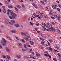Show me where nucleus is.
I'll return each instance as SVG.
<instances>
[{"label":"nucleus","instance_id":"5","mask_svg":"<svg viewBox=\"0 0 61 61\" xmlns=\"http://www.w3.org/2000/svg\"><path fill=\"white\" fill-rule=\"evenodd\" d=\"M51 29L52 31H54V32L56 31V29L54 27H52Z\"/></svg>","mask_w":61,"mask_h":61},{"label":"nucleus","instance_id":"3","mask_svg":"<svg viewBox=\"0 0 61 61\" xmlns=\"http://www.w3.org/2000/svg\"><path fill=\"white\" fill-rule=\"evenodd\" d=\"M5 22L8 25H9V24H10V25H12V24L11 23L9 22V20H6Z\"/></svg>","mask_w":61,"mask_h":61},{"label":"nucleus","instance_id":"26","mask_svg":"<svg viewBox=\"0 0 61 61\" xmlns=\"http://www.w3.org/2000/svg\"><path fill=\"white\" fill-rule=\"evenodd\" d=\"M14 9L17 11V12L18 11V9L16 8V7H14Z\"/></svg>","mask_w":61,"mask_h":61},{"label":"nucleus","instance_id":"38","mask_svg":"<svg viewBox=\"0 0 61 61\" xmlns=\"http://www.w3.org/2000/svg\"><path fill=\"white\" fill-rule=\"evenodd\" d=\"M49 49H50V50L52 51L53 50V49L52 48H51L50 47H49Z\"/></svg>","mask_w":61,"mask_h":61},{"label":"nucleus","instance_id":"43","mask_svg":"<svg viewBox=\"0 0 61 61\" xmlns=\"http://www.w3.org/2000/svg\"><path fill=\"white\" fill-rule=\"evenodd\" d=\"M48 56L49 58H51V55L48 54Z\"/></svg>","mask_w":61,"mask_h":61},{"label":"nucleus","instance_id":"14","mask_svg":"<svg viewBox=\"0 0 61 61\" xmlns=\"http://www.w3.org/2000/svg\"><path fill=\"white\" fill-rule=\"evenodd\" d=\"M45 41H42L41 42V44H42V45H44V44H45Z\"/></svg>","mask_w":61,"mask_h":61},{"label":"nucleus","instance_id":"55","mask_svg":"<svg viewBox=\"0 0 61 61\" xmlns=\"http://www.w3.org/2000/svg\"><path fill=\"white\" fill-rule=\"evenodd\" d=\"M44 55L45 56H48V55H47L46 54H45Z\"/></svg>","mask_w":61,"mask_h":61},{"label":"nucleus","instance_id":"36","mask_svg":"<svg viewBox=\"0 0 61 61\" xmlns=\"http://www.w3.org/2000/svg\"><path fill=\"white\" fill-rule=\"evenodd\" d=\"M51 24L53 25H55L56 23H55L53 22H51Z\"/></svg>","mask_w":61,"mask_h":61},{"label":"nucleus","instance_id":"45","mask_svg":"<svg viewBox=\"0 0 61 61\" xmlns=\"http://www.w3.org/2000/svg\"><path fill=\"white\" fill-rule=\"evenodd\" d=\"M49 42H52V41H53L51 39L49 41Z\"/></svg>","mask_w":61,"mask_h":61},{"label":"nucleus","instance_id":"56","mask_svg":"<svg viewBox=\"0 0 61 61\" xmlns=\"http://www.w3.org/2000/svg\"><path fill=\"white\" fill-rule=\"evenodd\" d=\"M22 7H23V8H25V6L23 4L22 5Z\"/></svg>","mask_w":61,"mask_h":61},{"label":"nucleus","instance_id":"7","mask_svg":"<svg viewBox=\"0 0 61 61\" xmlns=\"http://www.w3.org/2000/svg\"><path fill=\"white\" fill-rule=\"evenodd\" d=\"M55 47L57 50H58V49H59V47H58L57 45H55Z\"/></svg>","mask_w":61,"mask_h":61},{"label":"nucleus","instance_id":"2","mask_svg":"<svg viewBox=\"0 0 61 61\" xmlns=\"http://www.w3.org/2000/svg\"><path fill=\"white\" fill-rule=\"evenodd\" d=\"M46 27L48 28L49 29H51L52 27V25L50 24H47L46 25Z\"/></svg>","mask_w":61,"mask_h":61},{"label":"nucleus","instance_id":"59","mask_svg":"<svg viewBox=\"0 0 61 61\" xmlns=\"http://www.w3.org/2000/svg\"><path fill=\"white\" fill-rule=\"evenodd\" d=\"M54 17H55V18H57V17L56 16V15H55Z\"/></svg>","mask_w":61,"mask_h":61},{"label":"nucleus","instance_id":"48","mask_svg":"<svg viewBox=\"0 0 61 61\" xmlns=\"http://www.w3.org/2000/svg\"><path fill=\"white\" fill-rule=\"evenodd\" d=\"M51 18H52V19H55V18H54L52 16H51Z\"/></svg>","mask_w":61,"mask_h":61},{"label":"nucleus","instance_id":"15","mask_svg":"<svg viewBox=\"0 0 61 61\" xmlns=\"http://www.w3.org/2000/svg\"><path fill=\"white\" fill-rule=\"evenodd\" d=\"M16 57H18V58H21V56L19 55H17L16 56Z\"/></svg>","mask_w":61,"mask_h":61},{"label":"nucleus","instance_id":"50","mask_svg":"<svg viewBox=\"0 0 61 61\" xmlns=\"http://www.w3.org/2000/svg\"><path fill=\"white\" fill-rule=\"evenodd\" d=\"M16 39H17V40H19V39L18 37H16Z\"/></svg>","mask_w":61,"mask_h":61},{"label":"nucleus","instance_id":"64","mask_svg":"<svg viewBox=\"0 0 61 61\" xmlns=\"http://www.w3.org/2000/svg\"><path fill=\"white\" fill-rule=\"evenodd\" d=\"M37 33H39L40 32V31L38 30L37 31Z\"/></svg>","mask_w":61,"mask_h":61},{"label":"nucleus","instance_id":"23","mask_svg":"<svg viewBox=\"0 0 61 61\" xmlns=\"http://www.w3.org/2000/svg\"><path fill=\"white\" fill-rule=\"evenodd\" d=\"M52 8H53V9H56V7H55V6H52Z\"/></svg>","mask_w":61,"mask_h":61},{"label":"nucleus","instance_id":"63","mask_svg":"<svg viewBox=\"0 0 61 61\" xmlns=\"http://www.w3.org/2000/svg\"><path fill=\"white\" fill-rule=\"evenodd\" d=\"M9 12H8V13H7V15H9Z\"/></svg>","mask_w":61,"mask_h":61},{"label":"nucleus","instance_id":"9","mask_svg":"<svg viewBox=\"0 0 61 61\" xmlns=\"http://www.w3.org/2000/svg\"><path fill=\"white\" fill-rule=\"evenodd\" d=\"M2 39L3 41L4 42V43H6V40H5V39L4 38H2Z\"/></svg>","mask_w":61,"mask_h":61},{"label":"nucleus","instance_id":"34","mask_svg":"<svg viewBox=\"0 0 61 61\" xmlns=\"http://www.w3.org/2000/svg\"><path fill=\"white\" fill-rule=\"evenodd\" d=\"M57 55L59 57H60V56H61V55H60V53H58L57 54Z\"/></svg>","mask_w":61,"mask_h":61},{"label":"nucleus","instance_id":"58","mask_svg":"<svg viewBox=\"0 0 61 61\" xmlns=\"http://www.w3.org/2000/svg\"><path fill=\"white\" fill-rule=\"evenodd\" d=\"M27 46L28 47H31V46L30 45H28Z\"/></svg>","mask_w":61,"mask_h":61},{"label":"nucleus","instance_id":"29","mask_svg":"<svg viewBox=\"0 0 61 61\" xmlns=\"http://www.w3.org/2000/svg\"><path fill=\"white\" fill-rule=\"evenodd\" d=\"M9 17L10 19H13L12 17L11 16H9Z\"/></svg>","mask_w":61,"mask_h":61},{"label":"nucleus","instance_id":"33","mask_svg":"<svg viewBox=\"0 0 61 61\" xmlns=\"http://www.w3.org/2000/svg\"><path fill=\"white\" fill-rule=\"evenodd\" d=\"M21 41L23 43H25V41H24V39H22Z\"/></svg>","mask_w":61,"mask_h":61},{"label":"nucleus","instance_id":"44","mask_svg":"<svg viewBox=\"0 0 61 61\" xmlns=\"http://www.w3.org/2000/svg\"><path fill=\"white\" fill-rule=\"evenodd\" d=\"M22 51H23V52H25V50L23 49H22Z\"/></svg>","mask_w":61,"mask_h":61},{"label":"nucleus","instance_id":"12","mask_svg":"<svg viewBox=\"0 0 61 61\" xmlns=\"http://www.w3.org/2000/svg\"><path fill=\"white\" fill-rule=\"evenodd\" d=\"M6 36L7 38H8V39H9V40H11V39L10 38V37H9V36Z\"/></svg>","mask_w":61,"mask_h":61},{"label":"nucleus","instance_id":"41","mask_svg":"<svg viewBox=\"0 0 61 61\" xmlns=\"http://www.w3.org/2000/svg\"><path fill=\"white\" fill-rule=\"evenodd\" d=\"M34 6V7H35V8H36L37 6L35 4H33Z\"/></svg>","mask_w":61,"mask_h":61},{"label":"nucleus","instance_id":"46","mask_svg":"<svg viewBox=\"0 0 61 61\" xmlns=\"http://www.w3.org/2000/svg\"><path fill=\"white\" fill-rule=\"evenodd\" d=\"M49 37V36L48 35H47L46 36V37L47 38L48 37Z\"/></svg>","mask_w":61,"mask_h":61},{"label":"nucleus","instance_id":"62","mask_svg":"<svg viewBox=\"0 0 61 61\" xmlns=\"http://www.w3.org/2000/svg\"><path fill=\"white\" fill-rule=\"evenodd\" d=\"M24 47H25V48L26 47V45H25H25H24Z\"/></svg>","mask_w":61,"mask_h":61},{"label":"nucleus","instance_id":"28","mask_svg":"<svg viewBox=\"0 0 61 61\" xmlns=\"http://www.w3.org/2000/svg\"><path fill=\"white\" fill-rule=\"evenodd\" d=\"M8 7H9V8H13V6L12 5H10V6H8Z\"/></svg>","mask_w":61,"mask_h":61},{"label":"nucleus","instance_id":"42","mask_svg":"<svg viewBox=\"0 0 61 61\" xmlns=\"http://www.w3.org/2000/svg\"><path fill=\"white\" fill-rule=\"evenodd\" d=\"M2 7L3 9V10L5 9V6H2Z\"/></svg>","mask_w":61,"mask_h":61},{"label":"nucleus","instance_id":"25","mask_svg":"<svg viewBox=\"0 0 61 61\" xmlns=\"http://www.w3.org/2000/svg\"><path fill=\"white\" fill-rule=\"evenodd\" d=\"M41 3L43 5H45V3H44L43 1H41Z\"/></svg>","mask_w":61,"mask_h":61},{"label":"nucleus","instance_id":"19","mask_svg":"<svg viewBox=\"0 0 61 61\" xmlns=\"http://www.w3.org/2000/svg\"><path fill=\"white\" fill-rule=\"evenodd\" d=\"M37 17L38 18H39V19H41V16H39V15H37Z\"/></svg>","mask_w":61,"mask_h":61},{"label":"nucleus","instance_id":"30","mask_svg":"<svg viewBox=\"0 0 61 61\" xmlns=\"http://www.w3.org/2000/svg\"><path fill=\"white\" fill-rule=\"evenodd\" d=\"M56 9L58 11H59V12H60V9L58 8H57Z\"/></svg>","mask_w":61,"mask_h":61},{"label":"nucleus","instance_id":"17","mask_svg":"<svg viewBox=\"0 0 61 61\" xmlns=\"http://www.w3.org/2000/svg\"><path fill=\"white\" fill-rule=\"evenodd\" d=\"M6 56L8 59H10V57L9 55H7Z\"/></svg>","mask_w":61,"mask_h":61},{"label":"nucleus","instance_id":"35","mask_svg":"<svg viewBox=\"0 0 61 61\" xmlns=\"http://www.w3.org/2000/svg\"><path fill=\"white\" fill-rule=\"evenodd\" d=\"M6 43H2V45L3 46H5V45H6L5 44Z\"/></svg>","mask_w":61,"mask_h":61},{"label":"nucleus","instance_id":"40","mask_svg":"<svg viewBox=\"0 0 61 61\" xmlns=\"http://www.w3.org/2000/svg\"><path fill=\"white\" fill-rule=\"evenodd\" d=\"M42 25H45V26H46V24L44 23H42Z\"/></svg>","mask_w":61,"mask_h":61},{"label":"nucleus","instance_id":"6","mask_svg":"<svg viewBox=\"0 0 61 61\" xmlns=\"http://www.w3.org/2000/svg\"><path fill=\"white\" fill-rule=\"evenodd\" d=\"M46 27L44 26H43L42 27V29L43 31H45V30H46Z\"/></svg>","mask_w":61,"mask_h":61},{"label":"nucleus","instance_id":"22","mask_svg":"<svg viewBox=\"0 0 61 61\" xmlns=\"http://www.w3.org/2000/svg\"><path fill=\"white\" fill-rule=\"evenodd\" d=\"M2 12H3V13H6V11H5V9L2 10Z\"/></svg>","mask_w":61,"mask_h":61},{"label":"nucleus","instance_id":"52","mask_svg":"<svg viewBox=\"0 0 61 61\" xmlns=\"http://www.w3.org/2000/svg\"><path fill=\"white\" fill-rule=\"evenodd\" d=\"M36 25H37V26H38V25H39V23H37L36 24Z\"/></svg>","mask_w":61,"mask_h":61},{"label":"nucleus","instance_id":"57","mask_svg":"<svg viewBox=\"0 0 61 61\" xmlns=\"http://www.w3.org/2000/svg\"><path fill=\"white\" fill-rule=\"evenodd\" d=\"M31 25H34V24H33V23L32 22H31Z\"/></svg>","mask_w":61,"mask_h":61},{"label":"nucleus","instance_id":"11","mask_svg":"<svg viewBox=\"0 0 61 61\" xmlns=\"http://www.w3.org/2000/svg\"><path fill=\"white\" fill-rule=\"evenodd\" d=\"M10 32L13 33H16V31L15 30H12L10 31Z\"/></svg>","mask_w":61,"mask_h":61},{"label":"nucleus","instance_id":"8","mask_svg":"<svg viewBox=\"0 0 61 61\" xmlns=\"http://www.w3.org/2000/svg\"><path fill=\"white\" fill-rule=\"evenodd\" d=\"M14 26L16 27H18V26H19V25L18 24H15L14 25Z\"/></svg>","mask_w":61,"mask_h":61},{"label":"nucleus","instance_id":"47","mask_svg":"<svg viewBox=\"0 0 61 61\" xmlns=\"http://www.w3.org/2000/svg\"><path fill=\"white\" fill-rule=\"evenodd\" d=\"M8 12H11V11H12L11 10H10L9 9L8 10Z\"/></svg>","mask_w":61,"mask_h":61},{"label":"nucleus","instance_id":"32","mask_svg":"<svg viewBox=\"0 0 61 61\" xmlns=\"http://www.w3.org/2000/svg\"><path fill=\"white\" fill-rule=\"evenodd\" d=\"M6 50L7 51V52H9V50L8 49L7 47H6Z\"/></svg>","mask_w":61,"mask_h":61},{"label":"nucleus","instance_id":"37","mask_svg":"<svg viewBox=\"0 0 61 61\" xmlns=\"http://www.w3.org/2000/svg\"><path fill=\"white\" fill-rule=\"evenodd\" d=\"M40 7V8L42 9H44V7L42 6H41Z\"/></svg>","mask_w":61,"mask_h":61},{"label":"nucleus","instance_id":"21","mask_svg":"<svg viewBox=\"0 0 61 61\" xmlns=\"http://www.w3.org/2000/svg\"><path fill=\"white\" fill-rule=\"evenodd\" d=\"M61 18V17L60 16H58V19L59 21H60V18Z\"/></svg>","mask_w":61,"mask_h":61},{"label":"nucleus","instance_id":"10","mask_svg":"<svg viewBox=\"0 0 61 61\" xmlns=\"http://www.w3.org/2000/svg\"><path fill=\"white\" fill-rule=\"evenodd\" d=\"M11 22L12 24H14L15 23V21L14 20H11Z\"/></svg>","mask_w":61,"mask_h":61},{"label":"nucleus","instance_id":"16","mask_svg":"<svg viewBox=\"0 0 61 61\" xmlns=\"http://www.w3.org/2000/svg\"><path fill=\"white\" fill-rule=\"evenodd\" d=\"M16 6L17 7H18V8H21V6H20V5H16Z\"/></svg>","mask_w":61,"mask_h":61},{"label":"nucleus","instance_id":"1","mask_svg":"<svg viewBox=\"0 0 61 61\" xmlns=\"http://www.w3.org/2000/svg\"><path fill=\"white\" fill-rule=\"evenodd\" d=\"M10 15L12 16V17L14 19L15 18V17L16 16V15L13 12H10Z\"/></svg>","mask_w":61,"mask_h":61},{"label":"nucleus","instance_id":"61","mask_svg":"<svg viewBox=\"0 0 61 61\" xmlns=\"http://www.w3.org/2000/svg\"><path fill=\"white\" fill-rule=\"evenodd\" d=\"M47 42H48V44L49 46H50V44H50V43H49V42H48V41H47Z\"/></svg>","mask_w":61,"mask_h":61},{"label":"nucleus","instance_id":"51","mask_svg":"<svg viewBox=\"0 0 61 61\" xmlns=\"http://www.w3.org/2000/svg\"><path fill=\"white\" fill-rule=\"evenodd\" d=\"M53 60H54V61H57V60L55 58H54L53 59Z\"/></svg>","mask_w":61,"mask_h":61},{"label":"nucleus","instance_id":"27","mask_svg":"<svg viewBox=\"0 0 61 61\" xmlns=\"http://www.w3.org/2000/svg\"><path fill=\"white\" fill-rule=\"evenodd\" d=\"M31 44L32 45H33L34 44V42L32 41H31Z\"/></svg>","mask_w":61,"mask_h":61},{"label":"nucleus","instance_id":"54","mask_svg":"<svg viewBox=\"0 0 61 61\" xmlns=\"http://www.w3.org/2000/svg\"><path fill=\"white\" fill-rule=\"evenodd\" d=\"M31 58H32V59H35V58L34 57L31 56Z\"/></svg>","mask_w":61,"mask_h":61},{"label":"nucleus","instance_id":"18","mask_svg":"<svg viewBox=\"0 0 61 61\" xmlns=\"http://www.w3.org/2000/svg\"><path fill=\"white\" fill-rule=\"evenodd\" d=\"M40 15L41 16V17H42L43 16V13H41L40 14Z\"/></svg>","mask_w":61,"mask_h":61},{"label":"nucleus","instance_id":"53","mask_svg":"<svg viewBox=\"0 0 61 61\" xmlns=\"http://www.w3.org/2000/svg\"><path fill=\"white\" fill-rule=\"evenodd\" d=\"M40 48H41V49H43V47L40 46Z\"/></svg>","mask_w":61,"mask_h":61},{"label":"nucleus","instance_id":"60","mask_svg":"<svg viewBox=\"0 0 61 61\" xmlns=\"http://www.w3.org/2000/svg\"><path fill=\"white\" fill-rule=\"evenodd\" d=\"M3 58H5V56H3Z\"/></svg>","mask_w":61,"mask_h":61},{"label":"nucleus","instance_id":"24","mask_svg":"<svg viewBox=\"0 0 61 61\" xmlns=\"http://www.w3.org/2000/svg\"><path fill=\"white\" fill-rule=\"evenodd\" d=\"M36 55L37 56H40V54H39L38 53L36 52Z\"/></svg>","mask_w":61,"mask_h":61},{"label":"nucleus","instance_id":"4","mask_svg":"<svg viewBox=\"0 0 61 61\" xmlns=\"http://www.w3.org/2000/svg\"><path fill=\"white\" fill-rule=\"evenodd\" d=\"M30 38V36H27V38H24V39H25L26 41H28V39H29Z\"/></svg>","mask_w":61,"mask_h":61},{"label":"nucleus","instance_id":"13","mask_svg":"<svg viewBox=\"0 0 61 61\" xmlns=\"http://www.w3.org/2000/svg\"><path fill=\"white\" fill-rule=\"evenodd\" d=\"M19 44V46H22V44L21 43L19 42L18 43Z\"/></svg>","mask_w":61,"mask_h":61},{"label":"nucleus","instance_id":"31","mask_svg":"<svg viewBox=\"0 0 61 61\" xmlns=\"http://www.w3.org/2000/svg\"><path fill=\"white\" fill-rule=\"evenodd\" d=\"M48 17L47 15H46L45 16V18L46 19H48Z\"/></svg>","mask_w":61,"mask_h":61},{"label":"nucleus","instance_id":"20","mask_svg":"<svg viewBox=\"0 0 61 61\" xmlns=\"http://www.w3.org/2000/svg\"><path fill=\"white\" fill-rule=\"evenodd\" d=\"M21 33L22 35H23V36H25V33L22 32H21Z\"/></svg>","mask_w":61,"mask_h":61},{"label":"nucleus","instance_id":"49","mask_svg":"<svg viewBox=\"0 0 61 61\" xmlns=\"http://www.w3.org/2000/svg\"><path fill=\"white\" fill-rule=\"evenodd\" d=\"M46 31H49V30L48 29H46Z\"/></svg>","mask_w":61,"mask_h":61},{"label":"nucleus","instance_id":"39","mask_svg":"<svg viewBox=\"0 0 61 61\" xmlns=\"http://www.w3.org/2000/svg\"><path fill=\"white\" fill-rule=\"evenodd\" d=\"M33 15L35 16H36V17H37V15L35 13H34L33 14Z\"/></svg>","mask_w":61,"mask_h":61}]
</instances>
